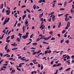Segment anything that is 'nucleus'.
Wrapping results in <instances>:
<instances>
[{
    "label": "nucleus",
    "instance_id": "nucleus-33",
    "mask_svg": "<svg viewBox=\"0 0 74 74\" xmlns=\"http://www.w3.org/2000/svg\"><path fill=\"white\" fill-rule=\"evenodd\" d=\"M18 48H14L12 49V51H14V50H16V49H17Z\"/></svg>",
    "mask_w": 74,
    "mask_h": 74
},
{
    "label": "nucleus",
    "instance_id": "nucleus-12",
    "mask_svg": "<svg viewBox=\"0 0 74 74\" xmlns=\"http://www.w3.org/2000/svg\"><path fill=\"white\" fill-rule=\"evenodd\" d=\"M44 14V12L42 13L41 14H40L39 16V18H42V16H43V14Z\"/></svg>",
    "mask_w": 74,
    "mask_h": 74
},
{
    "label": "nucleus",
    "instance_id": "nucleus-41",
    "mask_svg": "<svg viewBox=\"0 0 74 74\" xmlns=\"http://www.w3.org/2000/svg\"><path fill=\"white\" fill-rule=\"evenodd\" d=\"M3 33H4V34H6V33L5 32V29H4L3 30Z\"/></svg>",
    "mask_w": 74,
    "mask_h": 74
},
{
    "label": "nucleus",
    "instance_id": "nucleus-57",
    "mask_svg": "<svg viewBox=\"0 0 74 74\" xmlns=\"http://www.w3.org/2000/svg\"><path fill=\"white\" fill-rule=\"evenodd\" d=\"M52 51L50 50H49V51H48V53H51Z\"/></svg>",
    "mask_w": 74,
    "mask_h": 74
},
{
    "label": "nucleus",
    "instance_id": "nucleus-25",
    "mask_svg": "<svg viewBox=\"0 0 74 74\" xmlns=\"http://www.w3.org/2000/svg\"><path fill=\"white\" fill-rule=\"evenodd\" d=\"M61 26V22H60L58 25V28H59V27H60Z\"/></svg>",
    "mask_w": 74,
    "mask_h": 74
},
{
    "label": "nucleus",
    "instance_id": "nucleus-60",
    "mask_svg": "<svg viewBox=\"0 0 74 74\" xmlns=\"http://www.w3.org/2000/svg\"><path fill=\"white\" fill-rule=\"evenodd\" d=\"M40 55H42V56H43L44 55V53H40Z\"/></svg>",
    "mask_w": 74,
    "mask_h": 74
},
{
    "label": "nucleus",
    "instance_id": "nucleus-48",
    "mask_svg": "<svg viewBox=\"0 0 74 74\" xmlns=\"http://www.w3.org/2000/svg\"><path fill=\"white\" fill-rule=\"evenodd\" d=\"M55 40V38L53 37L51 39V40Z\"/></svg>",
    "mask_w": 74,
    "mask_h": 74
},
{
    "label": "nucleus",
    "instance_id": "nucleus-52",
    "mask_svg": "<svg viewBox=\"0 0 74 74\" xmlns=\"http://www.w3.org/2000/svg\"><path fill=\"white\" fill-rule=\"evenodd\" d=\"M58 36L59 37V38H60V34H57Z\"/></svg>",
    "mask_w": 74,
    "mask_h": 74
},
{
    "label": "nucleus",
    "instance_id": "nucleus-37",
    "mask_svg": "<svg viewBox=\"0 0 74 74\" xmlns=\"http://www.w3.org/2000/svg\"><path fill=\"white\" fill-rule=\"evenodd\" d=\"M11 39H13L14 38V35H12V36H11Z\"/></svg>",
    "mask_w": 74,
    "mask_h": 74
},
{
    "label": "nucleus",
    "instance_id": "nucleus-49",
    "mask_svg": "<svg viewBox=\"0 0 74 74\" xmlns=\"http://www.w3.org/2000/svg\"><path fill=\"white\" fill-rule=\"evenodd\" d=\"M26 7L25 5H23L21 7V8H25Z\"/></svg>",
    "mask_w": 74,
    "mask_h": 74
},
{
    "label": "nucleus",
    "instance_id": "nucleus-61",
    "mask_svg": "<svg viewBox=\"0 0 74 74\" xmlns=\"http://www.w3.org/2000/svg\"><path fill=\"white\" fill-rule=\"evenodd\" d=\"M48 21L49 22H51V18H49L48 20Z\"/></svg>",
    "mask_w": 74,
    "mask_h": 74
},
{
    "label": "nucleus",
    "instance_id": "nucleus-43",
    "mask_svg": "<svg viewBox=\"0 0 74 74\" xmlns=\"http://www.w3.org/2000/svg\"><path fill=\"white\" fill-rule=\"evenodd\" d=\"M36 5H34L33 6V8L34 10H35V9H36Z\"/></svg>",
    "mask_w": 74,
    "mask_h": 74
},
{
    "label": "nucleus",
    "instance_id": "nucleus-19",
    "mask_svg": "<svg viewBox=\"0 0 74 74\" xmlns=\"http://www.w3.org/2000/svg\"><path fill=\"white\" fill-rule=\"evenodd\" d=\"M3 8V4L2 3L0 7V9H2Z\"/></svg>",
    "mask_w": 74,
    "mask_h": 74
},
{
    "label": "nucleus",
    "instance_id": "nucleus-24",
    "mask_svg": "<svg viewBox=\"0 0 74 74\" xmlns=\"http://www.w3.org/2000/svg\"><path fill=\"white\" fill-rule=\"evenodd\" d=\"M7 48H8V45H6L5 46V50H7Z\"/></svg>",
    "mask_w": 74,
    "mask_h": 74
},
{
    "label": "nucleus",
    "instance_id": "nucleus-17",
    "mask_svg": "<svg viewBox=\"0 0 74 74\" xmlns=\"http://www.w3.org/2000/svg\"><path fill=\"white\" fill-rule=\"evenodd\" d=\"M25 26H23V33H25Z\"/></svg>",
    "mask_w": 74,
    "mask_h": 74
},
{
    "label": "nucleus",
    "instance_id": "nucleus-56",
    "mask_svg": "<svg viewBox=\"0 0 74 74\" xmlns=\"http://www.w3.org/2000/svg\"><path fill=\"white\" fill-rule=\"evenodd\" d=\"M33 34H32L31 36H30V38H32V37H33Z\"/></svg>",
    "mask_w": 74,
    "mask_h": 74
},
{
    "label": "nucleus",
    "instance_id": "nucleus-10",
    "mask_svg": "<svg viewBox=\"0 0 74 74\" xmlns=\"http://www.w3.org/2000/svg\"><path fill=\"white\" fill-rule=\"evenodd\" d=\"M25 64V63H21L19 64V67H21L22 66V64Z\"/></svg>",
    "mask_w": 74,
    "mask_h": 74
},
{
    "label": "nucleus",
    "instance_id": "nucleus-55",
    "mask_svg": "<svg viewBox=\"0 0 74 74\" xmlns=\"http://www.w3.org/2000/svg\"><path fill=\"white\" fill-rule=\"evenodd\" d=\"M21 23H19L17 24V26H18V27H19L21 26Z\"/></svg>",
    "mask_w": 74,
    "mask_h": 74
},
{
    "label": "nucleus",
    "instance_id": "nucleus-36",
    "mask_svg": "<svg viewBox=\"0 0 74 74\" xmlns=\"http://www.w3.org/2000/svg\"><path fill=\"white\" fill-rule=\"evenodd\" d=\"M17 23H18V21H16V23H15V24L14 25V27L16 26V24H17Z\"/></svg>",
    "mask_w": 74,
    "mask_h": 74
},
{
    "label": "nucleus",
    "instance_id": "nucleus-31",
    "mask_svg": "<svg viewBox=\"0 0 74 74\" xmlns=\"http://www.w3.org/2000/svg\"><path fill=\"white\" fill-rule=\"evenodd\" d=\"M42 43H43V44H47V45L49 44V43H48L45 42H43Z\"/></svg>",
    "mask_w": 74,
    "mask_h": 74
},
{
    "label": "nucleus",
    "instance_id": "nucleus-11",
    "mask_svg": "<svg viewBox=\"0 0 74 74\" xmlns=\"http://www.w3.org/2000/svg\"><path fill=\"white\" fill-rule=\"evenodd\" d=\"M27 37H28V36L26 35L24 36H22V38H23V39H26V38H27Z\"/></svg>",
    "mask_w": 74,
    "mask_h": 74
},
{
    "label": "nucleus",
    "instance_id": "nucleus-50",
    "mask_svg": "<svg viewBox=\"0 0 74 74\" xmlns=\"http://www.w3.org/2000/svg\"><path fill=\"white\" fill-rule=\"evenodd\" d=\"M28 18H29V19H30V14H28Z\"/></svg>",
    "mask_w": 74,
    "mask_h": 74
},
{
    "label": "nucleus",
    "instance_id": "nucleus-35",
    "mask_svg": "<svg viewBox=\"0 0 74 74\" xmlns=\"http://www.w3.org/2000/svg\"><path fill=\"white\" fill-rule=\"evenodd\" d=\"M60 11H62V10H63V11H64V10H65L64 9V8H60Z\"/></svg>",
    "mask_w": 74,
    "mask_h": 74
},
{
    "label": "nucleus",
    "instance_id": "nucleus-13",
    "mask_svg": "<svg viewBox=\"0 0 74 74\" xmlns=\"http://www.w3.org/2000/svg\"><path fill=\"white\" fill-rule=\"evenodd\" d=\"M66 63H68V65L70 64V60H69L68 61H66L65 62Z\"/></svg>",
    "mask_w": 74,
    "mask_h": 74
},
{
    "label": "nucleus",
    "instance_id": "nucleus-2",
    "mask_svg": "<svg viewBox=\"0 0 74 74\" xmlns=\"http://www.w3.org/2000/svg\"><path fill=\"white\" fill-rule=\"evenodd\" d=\"M70 22L69 21L67 23L66 26L65 27V29L66 30L68 29V28L70 27Z\"/></svg>",
    "mask_w": 74,
    "mask_h": 74
},
{
    "label": "nucleus",
    "instance_id": "nucleus-47",
    "mask_svg": "<svg viewBox=\"0 0 74 74\" xmlns=\"http://www.w3.org/2000/svg\"><path fill=\"white\" fill-rule=\"evenodd\" d=\"M29 32L26 33V35L25 36H27V37H28V35H29Z\"/></svg>",
    "mask_w": 74,
    "mask_h": 74
},
{
    "label": "nucleus",
    "instance_id": "nucleus-27",
    "mask_svg": "<svg viewBox=\"0 0 74 74\" xmlns=\"http://www.w3.org/2000/svg\"><path fill=\"white\" fill-rule=\"evenodd\" d=\"M27 24H28V21H27V20H26L25 22V24L27 25Z\"/></svg>",
    "mask_w": 74,
    "mask_h": 74
},
{
    "label": "nucleus",
    "instance_id": "nucleus-46",
    "mask_svg": "<svg viewBox=\"0 0 74 74\" xmlns=\"http://www.w3.org/2000/svg\"><path fill=\"white\" fill-rule=\"evenodd\" d=\"M74 11H73V9H71V13H72V12H74Z\"/></svg>",
    "mask_w": 74,
    "mask_h": 74
},
{
    "label": "nucleus",
    "instance_id": "nucleus-28",
    "mask_svg": "<svg viewBox=\"0 0 74 74\" xmlns=\"http://www.w3.org/2000/svg\"><path fill=\"white\" fill-rule=\"evenodd\" d=\"M65 43H66V44H69V40H67L65 41Z\"/></svg>",
    "mask_w": 74,
    "mask_h": 74
},
{
    "label": "nucleus",
    "instance_id": "nucleus-29",
    "mask_svg": "<svg viewBox=\"0 0 74 74\" xmlns=\"http://www.w3.org/2000/svg\"><path fill=\"white\" fill-rule=\"evenodd\" d=\"M4 34H3L2 36L1 37H1H0V40L1 39H3V37H4Z\"/></svg>",
    "mask_w": 74,
    "mask_h": 74
},
{
    "label": "nucleus",
    "instance_id": "nucleus-20",
    "mask_svg": "<svg viewBox=\"0 0 74 74\" xmlns=\"http://www.w3.org/2000/svg\"><path fill=\"white\" fill-rule=\"evenodd\" d=\"M45 55H46V54H47L48 53V50H47L45 51Z\"/></svg>",
    "mask_w": 74,
    "mask_h": 74
},
{
    "label": "nucleus",
    "instance_id": "nucleus-15",
    "mask_svg": "<svg viewBox=\"0 0 74 74\" xmlns=\"http://www.w3.org/2000/svg\"><path fill=\"white\" fill-rule=\"evenodd\" d=\"M37 74V71H33L31 72V74Z\"/></svg>",
    "mask_w": 74,
    "mask_h": 74
},
{
    "label": "nucleus",
    "instance_id": "nucleus-18",
    "mask_svg": "<svg viewBox=\"0 0 74 74\" xmlns=\"http://www.w3.org/2000/svg\"><path fill=\"white\" fill-rule=\"evenodd\" d=\"M26 14L25 15L23 16L22 18H23V20H24V19H25V18L26 17Z\"/></svg>",
    "mask_w": 74,
    "mask_h": 74
},
{
    "label": "nucleus",
    "instance_id": "nucleus-8",
    "mask_svg": "<svg viewBox=\"0 0 74 74\" xmlns=\"http://www.w3.org/2000/svg\"><path fill=\"white\" fill-rule=\"evenodd\" d=\"M52 20L53 22H54V21H55V16L53 15L52 17Z\"/></svg>",
    "mask_w": 74,
    "mask_h": 74
},
{
    "label": "nucleus",
    "instance_id": "nucleus-1",
    "mask_svg": "<svg viewBox=\"0 0 74 74\" xmlns=\"http://www.w3.org/2000/svg\"><path fill=\"white\" fill-rule=\"evenodd\" d=\"M10 18H8V19L7 18H6L4 22L3 23V25H6V23H7L8 22L10 21Z\"/></svg>",
    "mask_w": 74,
    "mask_h": 74
},
{
    "label": "nucleus",
    "instance_id": "nucleus-59",
    "mask_svg": "<svg viewBox=\"0 0 74 74\" xmlns=\"http://www.w3.org/2000/svg\"><path fill=\"white\" fill-rule=\"evenodd\" d=\"M22 58V57L21 56H19L18 57V59H21Z\"/></svg>",
    "mask_w": 74,
    "mask_h": 74
},
{
    "label": "nucleus",
    "instance_id": "nucleus-45",
    "mask_svg": "<svg viewBox=\"0 0 74 74\" xmlns=\"http://www.w3.org/2000/svg\"><path fill=\"white\" fill-rule=\"evenodd\" d=\"M54 12H53L51 13L50 14H49V16L50 15H52V14H54Z\"/></svg>",
    "mask_w": 74,
    "mask_h": 74
},
{
    "label": "nucleus",
    "instance_id": "nucleus-30",
    "mask_svg": "<svg viewBox=\"0 0 74 74\" xmlns=\"http://www.w3.org/2000/svg\"><path fill=\"white\" fill-rule=\"evenodd\" d=\"M15 71V70H13L11 72V74H12V73H14V72Z\"/></svg>",
    "mask_w": 74,
    "mask_h": 74
},
{
    "label": "nucleus",
    "instance_id": "nucleus-14",
    "mask_svg": "<svg viewBox=\"0 0 74 74\" xmlns=\"http://www.w3.org/2000/svg\"><path fill=\"white\" fill-rule=\"evenodd\" d=\"M40 69H41V70H42L44 69V66H43V64H42L41 65V66L40 67Z\"/></svg>",
    "mask_w": 74,
    "mask_h": 74
},
{
    "label": "nucleus",
    "instance_id": "nucleus-38",
    "mask_svg": "<svg viewBox=\"0 0 74 74\" xmlns=\"http://www.w3.org/2000/svg\"><path fill=\"white\" fill-rule=\"evenodd\" d=\"M26 10H27V12H29V13H30L31 12H30V11L28 9H27Z\"/></svg>",
    "mask_w": 74,
    "mask_h": 74
},
{
    "label": "nucleus",
    "instance_id": "nucleus-16",
    "mask_svg": "<svg viewBox=\"0 0 74 74\" xmlns=\"http://www.w3.org/2000/svg\"><path fill=\"white\" fill-rule=\"evenodd\" d=\"M16 41H18V42H20L21 41V40L19 38H18L16 39Z\"/></svg>",
    "mask_w": 74,
    "mask_h": 74
},
{
    "label": "nucleus",
    "instance_id": "nucleus-5",
    "mask_svg": "<svg viewBox=\"0 0 74 74\" xmlns=\"http://www.w3.org/2000/svg\"><path fill=\"white\" fill-rule=\"evenodd\" d=\"M45 25H44V24H43L42 25H40V26L39 27V29H41L42 30H43V29L45 28Z\"/></svg>",
    "mask_w": 74,
    "mask_h": 74
},
{
    "label": "nucleus",
    "instance_id": "nucleus-39",
    "mask_svg": "<svg viewBox=\"0 0 74 74\" xmlns=\"http://www.w3.org/2000/svg\"><path fill=\"white\" fill-rule=\"evenodd\" d=\"M63 41H64V40L63 39L61 40L60 41V43L61 44H62V43H63Z\"/></svg>",
    "mask_w": 74,
    "mask_h": 74
},
{
    "label": "nucleus",
    "instance_id": "nucleus-23",
    "mask_svg": "<svg viewBox=\"0 0 74 74\" xmlns=\"http://www.w3.org/2000/svg\"><path fill=\"white\" fill-rule=\"evenodd\" d=\"M42 59L43 60H44V59H45V60H47V58H46V57H43V58H42Z\"/></svg>",
    "mask_w": 74,
    "mask_h": 74
},
{
    "label": "nucleus",
    "instance_id": "nucleus-7",
    "mask_svg": "<svg viewBox=\"0 0 74 74\" xmlns=\"http://www.w3.org/2000/svg\"><path fill=\"white\" fill-rule=\"evenodd\" d=\"M42 2L45 3V0H40L38 1V3H41Z\"/></svg>",
    "mask_w": 74,
    "mask_h": 74
},
{
    "label": "nucleus",
    "instance_id": "nucleus-6",
    "mask_svg": "<svg viewBox=\"0 0 74 74\" xmlns=\"http://www.w3.org/2000/svg\"><path fill=\"white\" fill-rule=\"evenodd\" d=\"M6 13H7V15H9L10 14V10H8L6 11Z\"/></svg>",
    "mask_w": 74,
    "mask_h": 74
},
{
    "label": "nucleus",
    "instance_id": "nucleus-3",
    "mask_svg": "<svg viewBox=\"0 0 74 74\" xmlns=\"http://www.w3.org/2000/svg\"><path fill=\"white\" fill-rule=\"evenodd\" d=\"M69 14H66L64 16H66V18L65 19V21H68L69 20V18H68L67 15Z\"/></svg>",
    "mask_w": 74,
    "mask_h": 74
},
{
    "label": "nucleus",
    "instance_id": "nucleus-58",
    "mask_svg": "<svg viewBox=\"0 0 74 74\" xmlns=\"http://www.w3.org/2000/svg\"><path fill=\"white\" fill-rule=\"evenodd\" d=\"M16 69L18 70V71H21V69H20L18 68H16Z\"/></svg>",
    "mask_w": 74,
    "mask_h": 74
},
{
    "label": "nucleus",
    "instance_id": "nucleus-64",
    "mask_svg": "<svg viewBox=\"0 0 74 74\" xmlns=\"http://www.w3.org/2000/svg\"><path fill=\"white\" fill-rule=\"evenodd\" d=\"M72 7V8H73V9L74 10V5L73 4Z\"/></svg>",
    "mask_w": 74,
    "mask_h": 74
},
{
    "label": "nucleus",
    "instance_id": "nucleus-34",
    "mask_svg": "<svg viewBox=\"0 0 74 74\" xmlns=\"http://www.w3.org/2000/svg\"><path fill=\"white\" fill-rule=\"evenodd\" d=\"M71 69V68H69L66 70V71H68L69 70H70Z\"/></svg>",
    "mask_w": 74,
    "mask_h": 74
},
{
    "label": "nucleus",
    "instance_id": "nucleus-4",
    "mask_svg": "<svg viewBox=\"0 0 74 74\" xmlns=\"http://www.w3.org/2000/svg\"><path fill=\"white\" fill-rule=\"evenodd\" d=\"M51 38V36H50L49 37L47 38L43 37V39H45L44 41H47V40H48L49 39H50Z\"/></svg>",
    "mask_w": 74,
    "mask_h": 74
},
{
    "label": "nucleus",
    "instance_id": "nucleus-21",
    "mask_svg": "<svg viewBox=\"0 0 74 74\" xmlns=\"http://www.w3.org/2000/svg\"><path fill=\"white\" fill-rule=\"evenodd\" d=\"M67 4V2L66 1H65L64 3V7L66 6V4Z\"/></svg>",
    "mask_w": 74,
    "mask_h": 74
},
{
    "label": "nucleus",
    "instance_id": "nucleus-22",
    "mask_svg": "<svg viewBox=\"0 0 74 74\" xmlns=\"http://www.w3.org/2000/svg\"><path fill=\"white\" fill-rule=\"evenodd\" d=\"M41 52V50H39L37 52V54H38V53H40Z\"/></svg>",
    "mask_w": 74,
    "mask_h": 74
},
{
    "label": "nucleus",
    "instance_id": "nucleus-32",
    "mask_svg": "<svg viewBox=\"0 0 74 74\" xmlns=\"http://www.w3.org/2000/svg\"><path fill=\"white\" fill-rule=\"evenodd\" d=\"M37 53V52H34L32 54L33 55H36Z\"/></svg>",
    "mask_w": 74,
    "mask_h": 74
},
{
    "label": "nucleus",
    "instance_id": "nucleus-53",
    "mask_svg": "<svg viewBox=\"0 0 74 74\" xmlns=\"http://www.w3.org/2000/svg\"><path fill=\"white\" fill-rule=\"evenodd\" d=\"M6 42H8V43H9V42H10V40H6Z\"/></svg>",
    "mask_w": 74,
    "mask_h": 74
},
{
    "label": "nucleus",
    "instance_id": "nucleus-63",
    "mask_svg": "<svg viewBox=\"0 0 74 74\" xmlns=\"http://www.w3.org/2000/svg\"><path fill=\"white\" fill-rule=\"evenodd\" d=\"M71 58H72V59L74 58V55L72 56L71 57Z\"/></svg>",
    "mask_w": 74,
    "mask_h": 74
},
{
    "label": "nucleus",
    "instance_id": "nucleus-42",
    "mask_svg": "<svg viewBox=\"0 0 74 74\" xmlns=\"http://www.w3.org/2000/svg\"><path fill=\"white\" fill-rule=\"evenodd\" d=\"M65 32H66L65 30H63L62 32V34H64V33H65Z\"/></svg>",
    "mask_w": 74,
    "mask_h": 74
},
{
    "label": "nucleus",
    "instance_id": "nucleus-51",
    "mask_svg": "<svg viewBox=\"0 0 74 74\" xmlns=\"http://www.w3.org/2000/svg\"><path fill=\"white\" fill-rule=\"evenodd\" d=\"M10 50H9V49H8L7 50L6 52H7V53H8L9 52H10Z\"/></svg>",
    "mask_w": 74,
    "mask_h": 74
},
{
    "label": "nucleus",
    "instance_id": "nucleus-9",
    "mask_svg": "<svg viewBox=\"0 0 74 74\" xmlns=\"http://www.w3.org/2000/svg\"><path fill=\"white\" fill-rule=\"evenodd\" d=\"M32 62H33L34 64H38V62H36V60L35 59L32 61Z\"/></svg>",
    "mask_w": 74,
    "mask_h": 74
},
{
    "label": "nucleus",
    "instance_id": "nucleus-26",
    "mask_svg": "<svg viewBox=\"0 0 74 74\" xmlns=\"http://www.w3.org/2000/svg\"><path fill=\"white\" fill-rule=\"evenodd\" d=\"M62 65V64L61 63H59L57 65V66H61Z\"/></svg>",
    "mask_w": 74,
    "mask_h": 74
},
{
    "label": "nucleus",
    "instance_id": "nucleus-40",
    "mask_svg": "<svg viewBox=\"0 0 74 74\" xmlns=\"http://www.w3.org/2000/svg\"><path fill=\"white\" fill-rule=\"evenodd\" d=\"M32 45H37V43H35L32 44Z\"/></svg>",
    "mask_w": 74,
    "mask_h": 74
},
{
    "label": "nucleus",
    "instance_id": "nucleus-54",
    "mask_svg": "<svg viewBox=\"0 0 74 74\" xmlns=\"http://www.w3.org/2000/svg\"><path fill=\"white\" fill-rule=\"evenodd\" d=\"M62 69H63V67H61V68H60L59 69V70L60 71L62 70Z\"/></svg>",
    "mask_w": 74,
    "mask_h": 74
},
{
    "label": "nucleus",
    "instance_id": "nucleus-44",
    "mask_svg": "<svg viewBox=\"0 0 74 74\" xmlns=\"http://www.w3.org/2000/svg\"><path fill=\"white\" fill-rule=\"evenodd\" d=\"M3 61H4V60H2L1 61H0V64H1V63H2V62H3Z\"/></svg>",
    "mask_w": 74,
    "mask_h": 74
},
{
    "label": "nucleus",
    "instance_id": "nucleus-62",
    "mask_svg": "<svg viewBox=\"0 0 74 74\" xmlns=\"http://www.w3.org/2000/svg\"><path fill=\"white\" fill-rule=\"evenodd\" d=\"M40 21L42 22V21H43V18H41L40 19Z\"/></svg>",
    "mask_w": 74,
    "mask_h": 74
}]
</instances>
